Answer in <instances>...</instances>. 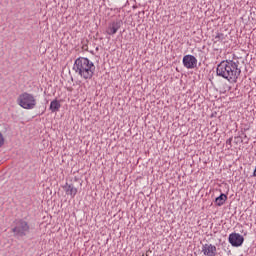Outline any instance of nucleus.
Here are the masks:
<instances>
[{
    "label": "nucleus",
    "instance_id": "7",
    "mask_svg": "<svg viewBox=\"0 0 256 256\" xmlns=\"http://www.w3.org/2000/svg\"><path fill=\"white\" fill-rule=\"evenodd\" d=\"M122 25H123V21L116 20V21L109 24V26L106 30V33L108 35H115V33H117L119 31V29H121Z\"/></svg>",
    "mask_w": 256,
    "mask_h": 256
},
{
    "label": "nucleus",
    "instance_id": "8",
    "mask_svg": "<svg viewBox=\"0 0 256 256\" xmlns=\"http://www.w3.org/2000/svg\"><path fill=\"white\" fill-rule=\"evenodd\" d=\"M202 253L205 256H216L217 255V247L213 244H204L202 246Z\"/></svg>",
    "mask_w": 256,
    "mask_h": 256
},
{
    "label": "nucleus",
    "instance_id": "3",
    "mask_svg": "<svg viewBox=\"0 0 256 256\" xmlns=\"http://www.w3.org/2000/svg\"><path fill=\"white\" fill-rule=\"evenodd\" d=\"M17 102L22 109H35V106L37 105V99H35V96L27 92L20 94Z\"/></svg>",
    "mask_w": 256,
    "mask_h": 256
},
{
    "label": "nucleus",
    "instance_id": "9",
    "mask_svg": "<svg viewBox=\"0 0 256 256\" xmlns=\"http://www.w3.org/2000/svg\"><path fill=\"white\" fill-rule=\"evenodd\" d=\"M63 189L66 195H70V197H75L77 195V188L73 184H67L63 186Z\"/></svg>",
    "mask_w": 256,
    "mask_h": 256
},
{
    "label": "nucleus",
    "instance_id": "4",
    "mask_svg": "<svg viewBox=\"0 0 256 256\" xmlns=\"http://www.w3.org/2000/svg\"><path fill=\"white\" fill-rule=\"evenodd\" d=\"M30 229L29 223L23 219H20L15 222V227L12 229V233H14V237L19 239L20 237H26Z\"/></svg>",
    "mask_w": 256,
    "mask_h": 256
},
{
    "label": "nucleus",
    "instance_id": "5",
    "mask_svg": "<svg viewBox=\"0 0 256 256\" xmlns=\"http://www.w3.org/2000/svg\"><path fill=\"white\" fill-rule=\"evenodd\" d=\"M228 241L232 247H241L245 238L239 233H231L228 237Z\"/></svg>",
    "mask_w": 256,
    "mask_h": 256
},
{
    "label": "nucleus",
    "instance_id": "1",
    "mask_svg": "<svg viewBox=\"0 0 256 256\" xmlns=\"http://www.w3.org/2000/svg\"><path fill=\"white\" fill-rule=\"evenodd\" d=\"M216 75L222 77L227 81L237 82L239 75H241V68H239V61L225 60L218 64L216 68Z\"/></svg>",
    "mask_w": 256,
    "mask_h": 256
},
{
    "label": "nucleus",
    "instance_id": "14",
    "mask_svg": "<svg viewBox=\"0 0 256 256\" xmlns=\"http://www.w3.org/2000/svg\"><path fill=\"white\" fill-rule=\"evenodd\" d=\"M232 141H233V138H229L228 140H226V147H228V149H231Z\"/></svg>",
    "mask_w": 256,
    "mask_h": 256
},
{
    "label": "nucleus",
    "instance_id": "13",
    "mask_svg": "<svg viewBox=\"0 0 256 256\" xmlns=\"http://www.w3.org/2000/svg\"><path fill=\"white\" fill-rule=\"evenodd\" d=\"M5 145V138L3 137V134L0 132V147H3Z\"/></svg>",
    "mask_w": 256,
    "mask_h": 256
},
{
    "label": "nucleus",
    "instance_id": "11",
    "mask_svg": "<svg viewBox=\"0 0 256 256\" xmlns=\"http://www.w3.org/2000/svg\"><path fill=\"white\" fill-rule=\"evenodd\" d=\"M225 201H227V195H225L224 193L220 194V196H218L215 199V203H216V205H218V207L225 205Z\"/></svg>",
    "mask_w": 256,
    "mask_h": 256
},
{
    "label": "nucleus",
    "instance_id": "10",
    "mask_svg": "<svg viewBox=\"0 0 256 256\" xmlns=\"http://www.w3.org/2000/svg\"><path fill=\"white\" fill-rule=\"evenodd\" d=\"M59 109H61V103L58 102L57 99L53 100L50 103V111H52V113H57V111H59Z\"/></svg>",
    "mask_w": 256,
    "mask_h": 256
},
{
    "label": "nucleus",
    "instance_id": "12",
    "mask_svg": "<svg viewBox=\"0 0 256 256\" xmlns=\"http://www.w3.org/2000/svg\"><path fill=\"white\" fill-rule=\"evenodd\" d=\"M225 39V34L223 33H217L214 37V43H219Z\"/></svg>",
    "mask_w": 256,
    "mask_h": 256
},
{
    "label": "nucleus",
    "instance_id": "2",
    "mask_svg": "<svg viewBox=\"0 0 256 256\" xmlns=\"http://www.w3.org/2000/svg\"><path fill=\"white\" fill-rule=\"evenodd\" d=\"M73 69L77 75L85 80L93 79V75H95V64L89 58L80 57L76 59Z\"/></svg>",
    "mask_w": 256,
    "mask_h": 256
},
{
    "label": "nucleus",
    "instance_id": "6",
    "mask_svg": "<svg viewBox=\"0 0 256 256\" xmlns=\"http://www.w3.org/2000/svg\"><path fill=\"white\" fill-rule=\"evenodd\" d=\"M183 65L186 69H195L197 67V58L193 55H185L183 57Z\"/></svg>",
    "mask_w": 256,
    "mask_h": 256
}]
</instances>
